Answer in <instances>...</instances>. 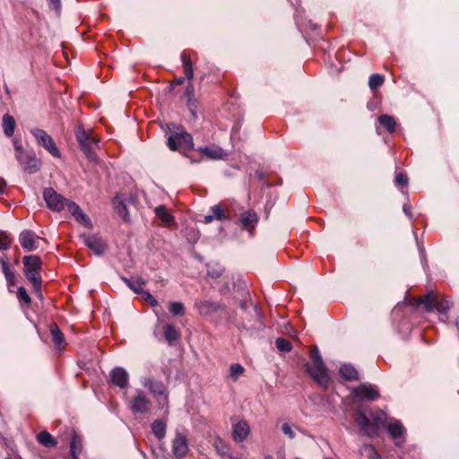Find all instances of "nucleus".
<instances>
[{"label": "nucleus", "instance_id": "obj_2", "mask_svg": "<svg viewBox=\"0 0 459 459\" xmlns=\"http://www.w3.org/2000/svg\"><path fill=\"white\" fill-rule=\"evenodd\" d=\"M355 420L363 435L369 437L377 436L379 429L387 424L386 414L382 411L371 414V419H369L364 411L357 410L355 411Z\"/></svg>", "mask_w": 459, "mask_h": 459}, {"label": "nucleus", "instance_id": "obj_44", "mask_svg": "<svg viewBox=\"0 0 459 459\" xmlns=\"http://www.w3.org/2000/svg\"><path fill=\"white\" fill-rule=\"evenodd\" d=\"M11 246V239L9 236L3 231H0V250H6Z\"/></svg>", "mask_w": 459, "mask_h": 459}, {"label": "nucleus", "instance_id": "obj_29", "mask_svg": "<svg viewBox=\"0 0 459 459\" xmlns=\"http://www.w3.org/2000/svg\"><path fill=\"white\" fill-rule=\"evenodd\" d=\"M181 60L183 63L185 76L187 80H192L194 77V71L192 66V61L189 55L184 51L181 54Z\"/></svg>", "mask_w": 459, "mask_h": 459}, {"label": "nucleus", "instance_id": "obj_22", "mask_svg": "<svg viewBox=\"0 0 459 459\" xmlns=\"http://www.w3.org/2000/svg\"><path fill=\"white\" fill-rule=\"evenodd\" d=\"M122 281L126 284V286L131 289L135 293H143V287L145 285V281L141 277H133V278H126L122 277Z\"/></svg>", "mask_w": 459, "mask_h": 459}, {"label": "nucleus", "instance_id": "obj_54", "mask_svg": "<svg viewBox=\"0 0 459 459\" xmlns=\"http://www.w3.org/2000/svg\"><path fill=\"white\" fill-rule=\"evenodd\" d=\"M212 221H213V217H212V213L205 215L204 218V222L206 224L211 223Z\"/></svg>", "mask_w": 459, "mask_h": 459}, {"label": "nucleus", "instance_id": "obj_16", "mask_svg": "<svg viewBox=\"0 0 459 459\" xmlns=\"http://www.w3.org/2000/svg\"><path fill=\"white\" fill-rule=\"evenodd\" d=\"M198 151L208 160H224L227 156L224 150L216 145L200 146Z\"/></svg>", "mask_w": 459, "mask_h": 459}, {"label": "nucleus", "instance_id": "obj_10", "mask_svg": "<svg viewBox=\"0 0 459 459\" xmlns=\"http://www.w3.org/2000/svg\"><path fill=\"white\" fill-rule=\"evenodd\" d=\"M44 200L49 209L60 212L65 209L67 199L56 193L53 188L48 187L43 191Z\"/></svg>", "mask_w": 459, "mask_h": 459}, {"label": "nucleus", "instance_id": "obj_49", "mask_svg": "<svg viewBox=\"0 0 459 459\" xmlns=\"http://www.w3.org/2000/svg\"><path fill=\"white\" fill-rule=\"evenodd\" d=\"M395 184L398 185V186H407L408 184V178L405 174H403V173H398L396 176H395Z\"/></svg>", "mask_w": 459, "mask_h": 459}, {"label": "nucleus", "instance_id": "obj_27", "mask_svg": "<svg viewBox=\"0 0 459 459\" xmlns=\"http://www.w3.org/2000/svg\"><path fill=\"white\" fill-rule=\"evenodd\" d=\"M113 204L115 206L116 212L118 213L120 217H122L125 221L129 220V212L122 198L117 195L113 199Z\"/></svg>", "mask_w": 459, "mask_h": 459}, {"label": "nucleus", "instance_id": "obj_4", "mask_svg": "<svg viewBox=\"0 0 459 459\" xmlns=\"http://www.w3.org/2000/svg\"><path fill=\"white\" fill-rule=\"evenodd\" d=\"M141 384L148 388L154 396H163L162 401L159 402V409H165V413H169V393L165 385L152 377H143L141 378Z\"/></svg>", "mask_w": 459, "mask_h": 459}, {"label": "nucleus", "instance_id": "obj_34", "mask_svg": "<svg viewBox=\"0 0 459 459\" xmlns=\"http://www.w3.org/2000/svg\"><path fill=\"white\" fill-rule=\"evenodd\" d=\"M359 454L369 459H382V456L376 451L375 446L371 444L363 445L359 449Z\"/></svg>", "mask_w": 459, "mask_h": 459}, {"label": "nucleus", "instance_id": "obj_33", "mask_svg": "<svg viewBox=\"0 0 459 459\" xmlns=\"http://www.w3.org/2000/svg\"><path fill=\"white\" fill-rule=\"evenodd\" d=\"M154 212L156 216L159 217L165 225H169L174 220L173 216L168 212L164 205L157 206Z\"/></svg>", "mask_w": 459, "mask_h": 459}, {"label": "nucleus", "instance_id": "obj_26", "mask_svg": "<svg viewBox=\"0 0 459 459\" xmlns=\"http://www.w3.org/2000/svg\"><path fill=\"white\" fill-rule=\"evenodd\" d=\"M167 431V424L163 420H156L152 423V432L159 439L165 437Z\"/></svg>", "mask_w": 459, "mask_h": 459}, {"label": "nucleus", "instance_id": "obj_3", "mask_svg": "<svg viewBox=\"0 0 459 459\" xmlns=\"http://www.w3.org/2000/svg\"><path fill=\"white\" fill-rule=\"evenodd\" d=\"M170 134L167 139V145L171 151H178L186 156V152L194 149L193 137L180 126L171 124L169 126Z\"/></svg>", "mask_w": 459, "mask_h": 459}, {"label": "nucleus", "instance_id": "obj_13", "mask_svg": "<svg viewBox=\"0 0 459 459\" xmlns=\"http://www.w3.org/2000/svg\"><path fill=\"white\" fill-rule=\"evenodd\" d=\"M83 243L87 246L95 255H100L106 249V244L103 239L98 235H82Z\"/></svg>", "mask_w": 459, "mask_h": 459}, {"label": "nucleus", "instance_id": "obj_45", "mask_svg": "<svg viewBox=\"0 0 459 459\" xmlns=\"http://www.w3.org/2000/svg\"><path fill=\"white\" fill-rule=\"evenodd\" d=\"M0 263H1V265H2L3 273H4L6 280L7 281H12V279L14 276V274L11 271L8 263L6 261H4V259H0Z\"/></svg>", "mask_w": 459, "mask_h": 459}, {"label": "nucleus", "instance_id": "obj_41", "mask_svg": "<svg viewBox=\"0 0 459 459\" xmlns=\"http://www.w3.org/2000/svg\"><path fill=\"white\" fill-rule=\"evenodd\" d=\"M74 217L79 223L85 227L91 228L92 226L91 219L82 209Z\"/></svg>", "mask_w": 459, "mask_h": 459}, {"label": "nucleus", "instance_id": "obj_57", "mask_svg": "<svg viewBox=\"0 0 459 459\" xmlns=\"http://www.w3.org/2000/svg\"><path fill=\"white\" fill-rule=\"evenodd\" d=\"M153 334H154V336L156 337V339H157L158 341H160V340H161V339L160 338L159 334H158L157 329H154V331H153Z\"/></svg>", "mask_w": 459, "mask_h": 459}, {"label": "nucleus", "instance_id": "obj_23", "mask_svg": "<svg viewBox=\"0 0 459 459\" xmlns=\"http://www.w3.org/2000/svg\"><path fill=\"white\" fill-rule=\"evenodd\" d=\"M24 274L28 281L33 285V288L37 292L40 291L41 289V276L39 274V270H24Z\"/></svg>", "mask_w": 459, "mask_h": 459}, {"label": "nucleus", "instance_id": "obj_14", "mask_svg": "<svg viewBox=\"0 0 459 459\" xmlns=\"http://www.w3.org/2000/svg\"><path fill=\"white\" fill-rule=\"evenodd\" d=\"M250 434V427L247 420H239L233 425L232 438L237 443H242Z\"/></svg>", "mask_w": 459, "mask_h": 459}, {"label": "nucleus", "instance_id": "obj_36", "mask_svg": "<svg viewBox=\"0 0 459 459\" xmlns=\"http://www.w3.org/2000/svg\"><path fill=\"white\" fill-rule=\"evenodd\" d=\"M82 452V443L77 436H74L70 442V454L73 459H78L79 455Z\"/></svg>", "mask_w": 459, "mask_h": 459}, {"label": "nucleus", "instance_id": "obj_5", "mask_svg": "<svg viewBox=\"0 0 459 459\" xmlns=\"http://www.w3.org/2000/svg\"><path fill=\"white\" fill-rule=\"evenodd\" d=\"M423 305L427 312L436 309L440 314H445L450 309L452 302L446 298H439L432 292H429L419 299L416 306Z\"/></svg>", "mask_w": 459, "mask_h": 459}, {"label": "nucleus", "instance_id": "obj_50", "mask_svg": "<svg viewBox=\"0 0 459 459\" xmlns=\"http://www.w3.org/2000/svg\"><path fill=\"white\" fill-rule=\"evenodd\" d=\"M194 95V86L192 83H189L185 91V96L186 97L188 102L192 100Z\"/></svg>", "mask_w": 459, "mask_h": 459}, {"label": "nucleus", "instance_id": "obj_25", "mask_svg": "<svg viewBox=\"0 0 459 459\" xmlns=\"http://www.w3.org/2000/svg\"><path fill=\"white\" fill-rule=\"evenodd\" d=\"M2 124L4 134L7 137L13 136L16 126L14 118L9 114H4L2 117Z\"/></svg>", "mask_w": 459, "mask_h": 459}, {"label": "nucleus", "instance_id": "obj_11", "mask_svg": "<svg viewBox=\"0 0 459 459\" xmlns=\"http://www.w3.org/2000/svg\"><path fill=\"white\" fill-rule=\"evenodd\" d=\"M172 452L176 458L182 459L189 452V444L186 431H176L172 441Z\"/></svg>", "mask_w": 459, "mask_h": 459}, {"label": "nucleus", "instance_id": "obj_39", "mask_svg": "<svg viewBox=\"0 0 459 459\" xmlns=\"http://www.w3.org/2000/svg\"><path fill=\"white\" fill-rule=\"evenodd\" d=\"M212 445L219 455H225L228 454L229 447L220 437H215Z\"/></svg>", "mask_w": 459, "mask_h": 459}, {"label": "nucleus", "instance_id": "obj_60", "mask_svg": "<svg viewBox=\"0 0 459 459\" xmlns=\"http://www.w3.org/2000/svg\"><path fill=\"white\" fill-rule=\"evenodd\" d=\"M264 459H273V457L270 455L264 456Z\"/></svg>", "mask_w": 459, "mask_h": 459}, {"label": "nucleus", "instance_id": "obj_64", "mask_svg": "<svg viewBox=\"0 0 459 459\" xmlns=\"http://www.w3.org/2000/svg\"><path fill=\"white\" fill-rule=\"evenodd\" d=\"M295 459H300V458L297 457V458H295Z\"/></svg>", "mask_w": 459, "mask_h": 459}, {"label": "nucleus", "instance_id": "obj_9", "mask_svg": "<svg viewBox=\"0 0 459 459\" xmlns=\"http://www.w3.org/2000/svg\"><path fill=\"white\" fill-rule=\"evenodd\" d=\"M351 395L356 402L376 401L379 396L377 389L370 384H361L351 391Z\"/></svg>", "mask_w": 459, "mask_h": 459}, {"label": "nucleus", "instance_id": "obj_55", "mask_svg": "<svg viewBox=\"0 0 459 459\" xmlns=\"http://www.w3.org/2000/svg\"><path fill=\"white\" fill-rule=\"evenodd\" d=\"M6 187V182L4 179H0V195L4 193Z\"/></svg>", "mask_w": 459, "mask_h": 459}, {"label": "nucleus", "instance_id": "obj_21", "mask_svg": "<svg viewBox=\"0 0 459 459\" xmlns=\"http://www.w3.org/2000/svg\"><path fill=\"white\" fill-rule=\"evenodd\" d=\"M163 335L170 346H173L180 337L179 332L171 324H167L163 326Z\"/></svg>", "mask_w": 459, "mask_h": 459}, {"label": "nucleus", "instance_id": "obj_17", "mask_svg": "<svg viewBox=\"0 0 459 459\" xmlns=\"http://www.w3.org/2000/svg\"><path fill=\"white\" fill-rule=\"evenodd\" d=\"M110 378L112 383L121 389L126 388L128 385V373L125 368L121 367L114 368L111 370Z\"/></svg>", "mask_w": 459, "mask_h": 459}, {"label": "nucleus", "instance_id": "obj_40", "mask_svg": "<svg viewBox=\"0 0 459 459\" xmlns=\"http://www.w3.org/2000/svg\"><path fill=\"white\" fill-rule=\"evenodd\" d=\"M169 310L175 316H183L185 314V307L184 304L181 302H170Z\"/></svg>", "mask_w": 459, "mask_h": 459}, {"label": "nucleus", "instance_id": "obj_58", "mask_svg": "<svg viewBox=\"0 0 459 459\" xmlns=\"http://www.w3.org/2000/svg\"><path fill=\"white\" fill-rule=\"evenodd\" d=\"M184 81H185V78L181 77V78L178 79L177 82H178V84H182L184 82Z\"/></svg>", "mask_w": 459, "mask_h": 459}, {"label": "nucleus", "instance_id": "obj_61", "mask_svg": "<svg viewBox=\"0 0 459 459\" xmlns=\"http://www.w3.org/2000/svg\"><path fill=\"white\" fill-rule=\"evenodd\" d=\"M200 160H193L191 159V162L194 163V162H199Z\"/></svg>", "mask_w": 459, "mask_h": 459}, {"label": "nucleus", "instance_id": "obj_7", "mask_svg": "<svg viewBox=\"0 0 459 459\" xmlns=\"http://www.w3.org/2000/svg\"><path fill=\"white\" fill-rule=\"evenodd\" d=\"M76 139L87 157L92 158L93 147L97 145V139L91 132L86 131L82 126H78L76 133Z\"/></svg>", "mask_w": 459, "mask_h": 459}, {"label": "nucleus", "instance_id": "obj_24", "mask_svg": "<svg viewBox=\"0 0 459 459\" xmlns=\"http://www.w3.org/2000/svg\"><path fill=\"white\" fill-rule=\"evenodd\" d=\"M340 375L345 380L352 381L359 380V373L356 368L351 364H343L339 369Z\"/></svg>", "mask_w": 459, "mask_h": 459}, {"label": "nucleus", "instance_id": "obj_31", "mask_svg": "<svg viewBox=\"0 0 459 459\" xmlns=\"http://www.w3.org/2000/svg\"><path fill=\"white\" fill-rule=\"evenodd\" d=\"M24 270H40L41 261L38 255H27L23 257Z\"/></svg>", "mask_w": 459, "mask_h": 459}, {"label": "nucleus", "instance_id": "obj_1", "mask_svg": "<svg viewBox=\"0 0 459 459\" xmlns=\"http://www.w3.org/2000/svg\"><path fill=\"white\" fill-rule=\"evenodd\" d=\"M310 359L311 362H307L305 365L306 371L320 386L327 388L331 378L328 369L325 367L320 351L316 346H314L311 349Z\"/></svg>", "mask_w": 459, "mask_h": 459}, {"label": "nucleus", "instance_id": "obj_53", "mask_svg": "<svg viewBox=\"0 0 459 459\" xmlns=\"http://www.w3.org/2000/svg\"><path fill=\"white\" fill-rule=\"evenodd\" d=\"M403 212L409 217V219H412V213L411 212V205L409 204H404L403 206Z\"/></svg>", "mask_w": 459, "mask_h": 459}, {"label": "nucleus", "instance_id": "obj_30", "mask_svg": "<svg viewBox=\"0 0 459 459\" xmlns=\"http://www.w3.org/2000/svg\"><path fill=\"white\" fill-rule=\"evenodd\" d=\"M37 440L39 443L48 448L55 447L57 445V442L48 431L39 432L37 435Z\"/></svg>", "mask_w": 459, "mask_h": 459}, {"label": "nucleus", "instance_id": "obj_32", "mask_svg": "<svg viewBox=\"0 0 459 459\" xmlns=\"http://www.w3.org/2000/svg\"><path fill=\"white\" fill-rule=\"evenodd\" d=\"M50 333L56 347L62 349L65 342L64 334L56 324L50 325Z\"/></svg>", "mask_w": 459, "mask_h": 459}, {"label": "nucleus", "instance_id": "obj_62", "mask_svg": "<svg viewBox=\"0 0 459 459\" xmlns=\"http://www.w3.org/2000/svg\"><path fill=\"white\" fill-rule=\"evenodd\" d=\"M230 459H238V458L234 457V456H230Z\"/></svg>", "mask_w": 459, "mask_h": 459}, {"label": "nucleus", "instance_id": "obj_47", "mask_svg": "<svg viewBox=\"0 0 459 459\" xmlns=\"http://www.w3.org/2000/svg\"><path fill=\"white\" fill-rule=\"evenodd\" d=\"M65 207L73 216H74L81 210V207L78 204L69 200L67 201V204H65Z\"/></svg>", "mask_w": 459, "mask_h": 459}, {"label": "nucleus", "instance_id": "obj_18", "mask_svg": "<svg viewBox=\"0 0 459 459\" xmlns=\"http://www.w3.org/2000/svg\"><path fill=\"white\" fill-rule=\"evenodd\" d=\"M19 241L22 248L28 252L38 248V245L36 244V234L32 230H22L19 236Z\"/></svg>", "mask_w": 459, "mask_h": 459}, {"label": "nucleus", "instance_id": "obj_12", "mask_svg": "<svg viewBox=\"0 0 459 459\" xmlns=\"http://www.w3.org/2000/svg\"><path fill=\"white\" fill-rule=\"evenodd\" d=\"M151 401L143 391L138 390L137 394L130 402V409L133 413H146L151 408Z\"/></svg>", "mask_w": 459, "mask_h": 459}, {"label": "nucleus", "instance_id": "obj_48", "mask_svg": "<svg viewBox=\"0 0 459 459\" xmlns=\"http://www.w3.org/2000/svg\"><path fill=\"white\" fill-rule=\"evenodd\" d=\"M143 293L145 301L149 302L152 307H158L159 303H158L157 299L150 292L143 291Z\"/></svg>", "mask_w": 459, "mask_h": 459}, {"label": "nucleus", "instance_id": "obj_63", "mask_svg": "<svg viewBox=\"0 0 459 459\" xmlns=\"http://www.w3.org/2000/svg\"><path fill=\"white\" fill-rule=\"evenodd\" d=\"M6 459H13V458H11V457H7Z\"/></svg>", "mask_w": 459, "mask_h": 459}, {"label": "nucleus", "instance_id": "obj_42", "mask_svg": "<svg viewBox=\"0 0 459 459\" xmlns=\"http://www.w3.org/2000/svg\"><path fill=\"white\" fill-rule=\"evenodd\" d=\"M275 344L279 351L284 352L290 351L292 348L290 342L284 338H278L275 342Z\"/></svg>", "mask_w": 459, "mask_h": 459}, {"label": "nucleus", "instance_id": "obj_51", "mask_svg": "<svg viewBox=\"0 0 459 459\" xmlns=\"http://www.w3.org/2000/svg\"><path fill=\"white\" fill-rule=\"evenodd\" d=\"M207 273L209 276L212 277V278H218L221 275L222 273V270H211V269H208L207 271Z\"/></svg>", "mask_w": 459, "mask_h": 459}, {"label": "nucleus", "instance_id": "obj_28", "mask_svg": "<svg viewBox=\"0 0 459 459\" xmlns=\"http://www.w3.org/2000/svg\"><path fill=\"white\" fill-rule=\"evenodd\" d=\"M379 124L386 129L388 133H394L396 128V121L392 116L384 114L378 117Z\"/></svg>", "mask_w": 459, "mask_h": 459}, {"label": "nucleus", "instance_id": "obj_8", "mask_svg": "<svg viewBox=\"0 0 459 459\" xmlns=\"http://www.w3.org/2000/svg\"><path fill=\"white\" fill-rule=\"evenodd\" d=\"M15 157L20 165L28 173L33 174L39 170L41 162L36 158L34 153L18 150V153H15Z\"/></svg>", "mask_w": 459, "mask_h": 459}, {"label": "nucleus", "instance_id": "obj_20", "mask_svg": "<svg viewBox=\"0 0 459 459\" xmlns=\"http://www.w3.org/2000/svg\"><path fill=\"white\" fill-rule=\"evenodd\" d=\"M199 313L202 316H211L220 309H221V305L219 302L212 301V300H205L201 301L195 304Z\"/></svg>", "mask_w": 459, "mask_h": 459}, {"label": "nucleus", "instance_id": "obj_52", "mask_svg": "<svg viewBox=\"0 0 459 459\" xmlns=\"http://www.w3.org/2000/svg\"><path fill=\"white\" fill-rule=\"evenodd\" d=\"M48 2L56 11L60 10V7H61L60 0H48Z\"/></svg>", "mask_w": 459, "mask_h": 459}, {"label": "nucleus", "instance_id": "obj_19", "mask_svg": "<svg viewBox=\"0 0 459 459\" xmlns=\"http://www.w3.org/2000/svg\"><path fill=\"white\" fill-rule=\"evenodd\" d=\"M385 429L393 439L397 440L396 445L400 446V438L404 437L405 429L399 420H393L385 425Z\"/></svg>", "mask_w": 459, "mask_h": 459}, {"label": "nucleus", "instance_id": "obj_59", "mask_svg": "<svg viewBox=\"0 0 459 459\" xmlns=\"http://www.w3.org/2000/svg\"><path fill=\"white\" fill-rule=\"evenodd\" d=\"M401 307H402V306H401L400 304H398V305L395 307V308H394V313H395L396 311H398V310H399V308H400Z\"/></svg>", "mask_w": 459, "mask_h": 459}, {"label": "nucleus", "instance_id": "obj_35", "mask_svg": "<svg viewBox=\"0 0 459 459\" xmlns=\"http://www.w3.org/2000/svg\"><path fill=\"white\" fill-rule=\"evenodd\" d=\"M210 211L213 217V220H218L221 221L228 220L230 218V215L226 213V212L224 211L221 204H215L212 206Z\"/></svg>", "mask_w": 459, "mask_h": 459}, {"label": "nucleus", "instance_id": "obj_38", "mask_svg": "<svg viewBox=\"0 0 459 459\" xmlns=\"http://www.w3.org/2000/svg\"><path fill=\"white\" fill-rule=\"evenodd\" d=\"M385 82V77L379 74H373L368 80V86L372 91L378 89Z\"/></svg>", "mask_w": 459, "mask_h": 459}, {"label": "nucleus", "instance_id": "obj_56", "mask_svg": "<svg viewBox=\"0 0 459 459\" xmlns=\"http://www.w3.org/2000/svg\"><path fill=\"white\" fill-rule=\"evenodd\" d=\"M14 149L16 153H18V150L20 151H25L16 141H14Z\"/></svg>", "mask_w": 459, "mask_h": 459}, {"label": "nucleus", "instance_id": "obj_46", "mask_svg": "<svg viewBox=\"0 0 459 459\" xmlns=\"http://www.w3.org/2000/svg\"><path fill=\"white\" fill-rule=\"evenodd\" d=\"M17 296L21 301H23L26 304L30 303V297L29 296V294L24 287H20L18 289Z\"/></svg>", "mask_w": 459, "mask_h": 459}, {"label": "nucleus", "instance_id": "obj_6", "mask_svg": "<svg viewBox=\"0 0 459 459\" xmlns=\"http://www.w3.org/2000/svg\"><path fill=\"white\" fill-rule=\"evenodd\" d=\"M39 145L46 149L52 156L60 158L61 152L56 147L53 138L44 130L34 128L30 130Z\"/></svg>", "mask_w": 459, "mask_h": 459}, {"label": "nucleus", "instance_id": "obj_15", "mask_svg": "<svg viewBox=\"0 0 459 459\" xmlns=\"http://www.w3.org/2000/svg\"><path fill=\"white\" fill-rule=\"evenodd\" d=\"M238 221L243 230L251 232L258 222V215L255 211L247 210L240 214Z\"/></svg>", "mask_w": 459, "mask_h": 459}, {"label": "nucleus", "instance_id": "obj_43", "mask_svg": "<svg viewBox=\"0 0 459 459\" xmlns=\"http://www.w3.org/2000/svg\"><path fill=\"white\" fill-rule=\"evenodd\" d=\"M281 431L290 439H294L296 437V433L293 427L288 422H285L281 425Z\"/></svg>", "mask_w": 459, "mask_h": 459}, {"label": "nucleus", "instance_id": "obj_37", "mask_svg": "<svg viewBox=\"0 0 459 459\" xmlns=\"http://www.w3.org/2000/svg\"><path fill=\"white\" fill-rule=\"evenodd\" d=\"M244 371H245V369L241 364H239V363L232 364L230 367L229 377L232 381L236 382L243 375Z\"/></svg>", "mask_w": 459, "mask_h": 459}]
</instances>
